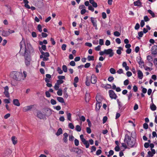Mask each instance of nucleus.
Masks as SVG:
<instances>
[{"label": "nucleus", "mask_w": 157, "mask_h": 157, "mask_svg": "<svg viewBox=\"0 0 157 157\" xmlns=\"http://www.w3.org/2000/svg\"><path fill=\"white\" fill-rule=\"evenodd\" d=\"M57 99L58 101L61 103H64V99L63 98L61 97H57Z\"/></svg>", "instance_id": "nucleus-28"}, {"label": "nucleus", "mask_w": 157, "mask_h": 157, "mask_svg": "<svg viewBox=\"0 0 157 157\" xmlns=\"http://www.w3.org/2000/svg\"><path fill=\"white\" fill-rule=\"evenodd\" d=\"M85 145L86 147V148H88L89 147V142L87 140H86L84 141H83L82 142Z\"/></svg>", "instance_id": "nucleus-23"}, {"label": "nucleus", "mask_w": 157, "mask_h": 157, "mask_svg": "<svg viewBox=\"0 0 157 157\" xmlns=\"http://www.w3.org/2000/svg\"><path fill=\"white\" fill-rule=\"evenodd\" d=\"M51 103L52 105H54L56 104V101L53 99H52L51 100Z\"/></svg>", "instance_id": "nucleus-52"}, {"label": "nucleus", "mask_w": 157, "mask_h": 157, "mask_svg": "<svg viewBox=\"0 0 157 157\" xmlns=\"http://www.w3.org/2000/svg\"><path fill=\"white\" fill-rule=\"evenodd\" d=\"M11 140L13 144L15 145L17 144V138L15 136H12L11 137Z\"/></svg>", "instance_id": "nucleus-22"}, {"label": "nucleus", "mask_w": 157, "mask_h": 157, "mask_svg": "<svg viewBox=\"0 0 157 157\" xmlns=\"http://www.w3.org/2000/svg\"><path fill=\"white\" fill-rule=\"evenodd\" d=\"M148 12L151 16L152 17H155V15L153 11L151 10H147Z\"/></svg>", "instance_id": "nucleus-30"}, {"label": "nucleus", "mask_w": 157, "mask_h": 157, "mask_svg": "<svg viewBox=\"0 0 157 157\" xmlns=\"http://www.w3.org/2000/svg\"><path fill=\"white\" fill-rule=\"evenodd\" d=\"M118 49L117 50L116 52L117 54L121 55V51L123 50V48L121 47L118 48Z\"/></svg>", "instance_id": "nucleus-27"}, {"label": "nucleus", "mask_w": 157, "mask_h": 157, "mask_svg": "<svg viewBox=\"0 0 157 157\" xmlns=\"http://www.w3.org/2000/svg\"><path fill=\"white\" fill-rule=\"evenodd\" d=\"M58 78L59 80H62L65 79V77L64 76H59L58 77Z\"/></svg>", "instance_id": "nucleus-56"}, {"label": "nucleus", "mask_w": 157, "mask_h": 157, "mask_svg": "<svg viewBox=\"0 0 157 157\" xmlns=\"http://www.w3.org/2000/svg\"><path fill=\"white\" fill-rule=\"evenodd\" d=\"M64 82V81L63 80H58L57 81L56 83L58 84L59 85L63 83Z\"/></svg>", "instance_id": "nucleus-48"}, {"label": "nucleus", "mask_w": 157, "mask_h": 157, "mask_svg": "<svg viewBox=\"0 0 157 157\" xmlns=\"http://www.w3.org/2000/svg\"><path fill=\"white\" fill-rule=\"evenodd\" d=\"M11 99L10 98L8 99H5L3 100L4 102L6 104H9L10 102Z\"/></svg>", "instance_id": "nucleus-31"}, {"label": "nucleus", "mask_w": 157, "mask_h": 157, "mask_svg": "<svg viewBox=\"0 0 157 157\" xmlns=\"http://www.w3.org/2000/svg\"><path fill=\"white\" fill-rule=\"evenodd\" d=\"M45 114H43L41 111H39L37 112V117L40 119H46Z\"/></svg>", "instance_id": "nucleus-7"}, {"label": "nucleus", "mask_w": 157, "mask_h": 157, "mask_svg": "<svg viewBox=\"0 0 157 157\" xmlns=\"http://www.w3.org/2000/svg\"><path fill=\"white\" fill-rule=\"evenodd\" d=\"M67 45L66 44H63L61 46V48L63 50L65 51L66 50Z\"/></svg>", "instance_id": "nucleus-53"}, {"label": "nucleus", "mask_w": 157, "mask_h": 157, "mask_svg": "<svg viewBox=\"0 0 157 157\" xmlns=\"http://www.w3.org/2000/svg\"><path fill=\"white\" fill-rule=\"evenodd\" d=\"M129 80L128 79L125 80L124 82V84L125 86H127L129 84Z\"/></svg>", "instance_id": "nucleus-60"}, {"label": "nucleus", "mask_w": 157, "mask_h": 157, "mask_svg": "<svg viewBox=\"0 0 157 157\" xmlns=\"http://www.w3.org/2000/svg\"><path fill=\"white\" fill-rule=\"evenodd\" d=\"M59 85L56 83L55 84V86H54V88L56 90H59Z\"/></svg>", "instance_id": "nucleus-46"}, {"label": "nucleus", "mask_w": 157, "mask_h": 157, "mask_svg": "<svg viewBox=\"0 0 157 157\" xmlns=\"http://www.w3.org/2000/svg\"><path fill=\"white\" fill-rule=\"evenodd\" d=\"M127 96H128V101H129L132 96V92L131 91H130L129 93V94H127Z\"/></svg>", "instance_id": "nucleus-36"}, {"label": "nucleus", "mask_w": 157, "mask_h": 157, "mask_svg": "<svg viewBox=\"0 0 157 157\" xmlns=\"http://www.w3.org/2000/svg\"><path fill=\"white\" fill-rule=\"evenodd\" d=\"M68 127H69L71 129H73L74 128V126L73 124L72 123H69L68 124Z\"/></svg>", "instance_id": "nucleus-43"}, {"label": "nucleus", "mask_w": 157, "mask_h": 157, "mask_svg": "<svg viewBox=\"0 0 157 157\" xmlns=\"http://www.w3.org/2000/svg\"><path fill=\"white\" fill-rule=\"evenodd\" d=\"M150 20V19L147 16H145L144 17V21H145L147 22L149 21Z\"/></svg>", "instance_id": "nucleus-54"}, {"label": "nucleus", "mask_w": 157, "mask_h": 157, "mask_svg": "<svg viewBox=\"0 0 157 157\" xmlns=\"http://www.w3.org/2000/svg\"><path fill=\"white\" fill-rule=\"evenodd\" d=\"M43 44H47V41L46 40H44L43 41H40L39 42V44L40 45H42Z\"/></svg>", "instance_id": "nucleus-44"}, {"label": "nucleus", "mask_w": 157, "mask_h": 157, "mask_svg": "<svg viewBox=\"0 0 157 157\" xmlns=\"http://www.w3.org/2000/svg\"><path fill=\"white\" fill-rule=\"evenodd\" d=\"M9 35V32L7 31L3 30L2 32V35L4 36H7Z\"/></svg>", "instance_id": "nucleus-18"}, {"label": "nucleus", "mask_w": 157, "mask_h": 157, "mask_svg": "<svg viewBox=\"0 0 157 157\" xmlns=\"http://www.w3.org/2000/svg\"><path fill=\"white\" fill-rule=\"evenodd\" d=\"M90 63H87L85 65L84 67L86 68H88L90 67Z\"/></svg>", "instance_id": "nucleus-64"}, {"label": "nucleus", "mask_w": 157, "mask_h": 157, "mask_svg": "<svg viewBox=\"0 0 157 157\" xmlns=\"http://www.w3.org/2000/svg\"><path fill=\"white\" fill-rule=\"evenodd\" d=\"M70 65L72 66H74L75 65V63L74 61H72L70 63Z\"/></svg>", "instance_id": "nucleus-63"}, {"label": "nucleus", "mask_w": 157, "mask_h": 157, "mask_svg": "<svg viewBox=\"0 0 157 157\" xmlns=\"http://www.w3.org/2000/svg\"><path fill=\"white\" fill-rule=\"evenodd\" d=\"M150 108L153 111H155L156 109V107L153 103H152L151 105H150Z\"/></svg>", "instance_id": "nucleus-29"}, {"label": "nucleus", "mask_w": 157, "mask_h": 157, "mask_svg": "<svg viewBox=\"0 0 157 157\" xmlns=\"http://www.w3.org/2000/svg\"><path fill=\"white\" fill-rule=\"evenodd\" d=\"M37 29L40 32H42V26L40 25L39 24L38 25Z\"/></svg>", "instance_id": "nucleus-42"}, {"label": "nucleus", "mask_w": 157, "mask_h": 157, "mask_svg": "<svg viewBox=\"0 0 157 157\" xmlns=\"http://www.w3.org/2000/svg\"><path fill=\"white\" fill-rule=\"evenodd\" d=\"M4 94L5 95V96L8 98H10V95L9 92V87L8 86H6L4 87Z\"/></svg>", "instance_id": "nucleus-6"}, {"label": "nucleus", "mask_w": 157, "mask_h": 157, "mask_svg": "<svg viewBox=\"0 0 157 157\" xmlns=\"http://www.w3.org/2000/svg\"><path fill=\"white\" fill-rule=\"evenodd\" d=\"M62 69L64 72H67V67L65 65H63L62 66Z\"/></svg>", "instance_id": "nucleus-35"}, {"label": "nucleus", "mask_w": 157, "mask_h": 157, "mask_svg": "<svg viewBox=\"0 0 157 157\" xmlns=\"http://www.w3.org/2000/svg\"><path fill=\"white\" fill-rule=\"evenodd\" d=\"M114 80V78L113 76H109L108 79V80L110 82H112Z\"/></svg>", "instance_id": "nucleus-41"}, {"label": "nucleus", "mask_w": 157, "mask_h": 157, "mask_svg": "<svg viewBox=\"0 0 157 157\" xmlns=\"http://www.w3.org/2000/svg\"><path fill=\"white\" fill-rule=\"evenodd\" d=\"M75 144L76 146H78L79 144L78 140L76 139L75 140Z\"/></svg>", "instance_id": "nucleus-51"}, {"label": "nucleus", "mask_w": 157, "mask_h": 157, "mask_svg": "<svg viewBox=\"0 0 157 157\" xmlns=\"http://www.w3.org/2000/svg\"><path fill=\"white\" fill-rule=\"evenodd\" d=\"M88 9L89 10H91L92 12H93L94 11V8L91 5H90L89 6Z\"/></svg>", "instance_id": "nucleus-47"}, {"label": "nucleus", "mask_w": 157, "mask_h": 157, "mask_svg": "<svg viewBox=\"0 0 157 157\" xmlns=\"http://www.w3.org/2000/svg\"><path fill=\"white\" fill-rule=\"evenodd\" d=\"M97 81V78L93 74L91 78V83L93 84H95Z\"/></svg>", "instance_id": "nucleus-11"}, {"label": "nucleus", "mask_w": 157, "mask_h": 157, "mask_svg": "<svg viewBox=\"0 0 157 157\" xmlns=\"http://www.w3.org/2000/svg\"><path fill=\"white\" fill-rule=\"evenodd\" d=\"M103 100L102 97L99 95L97 96L96 97V102L101 103V101Z\"/></svg>", "instance_id": "nucleus-16"}, {"label": "nucleus", "mask_w": 157, "mask_h": 157, "mask_svg": "<svg viewBox=\"0 0 157 157\" xmlns=\"http://www.w3.org/2000/svg\"><path fill=\"white\" fill-rule=\"evenodd\" d=\"M113 34L114 35L116 36H119L121 35V33L117 31L114 32Z\"/></svg>", "instance_id": "nucleus-39"}, {"label": "nucleus", "mask_w": 157, "mask_h": 157, "mask_svg": "<svg viewBox=\"0 0 157 157\" xmlns=\"http://www.w3.org/2000/svg\"><path fill=\"white\" fill-rule=\"evenodd\" d=\"M122 65L123 67L125 68V69L126 71H127L129 70V67L128 66H127V64L126 62H123Z\"/></svg>", "instance_id": "nucleus-19"}, {"label": "nucleus", "mask_w": 157, "mask_h": 157, "mask_svg": "<svg viewBox=\"0 0 157 157\" xmlns=\"http://www.w3.org/2000/svg\"><path fill=\"white\" fill-rule=\"evenodd\" d=\"M140 28V25L138 23H137L136 24L135 27V29L136 30H138Z\"/></svg>", "instance_id": "nucleus-62"}, {"label": "nucleus", "mask_w": 157, "mask_h": 157, "mask_svg": "<svg viewBox=\"0 0 157 157\" xmlns=\"http://www.w3.org/2000/svg\"><path fill=\"white\" fill-rule=\"evenodd\" d=\"M109 71L112 74H115L116 73L115 69L113 68H111L109 70Z\"/></svg>", "instance_id": "nucleus-40"}, {"label": "nucleus", "mask_w": 157, "mask_h": 157, "mask_svg": "<svg viewBox=\"0 0 157 157\" xmlns=\"http://www.w3.org/2000/svg\"><path fill=\"white\" fill-rule=\"evenodd\" d=\"M147 59L149 62H152L153 61V58L151 56L148 55L147 57Z\"/></svg>", "instance_id": "nucleus-32"}, {"label": "nucleus", "mask_w": 157, "mask_h": 157, "mask_svg": "<svg viewBox=\"0 0 157 157\" xmlns=\"http://www.w3.org/2000/svg\"><path fill=\"white\" fill-rule=\"evenodd\" d=\"M57 94L59 96H61L62 95V90L61 89H59L57 92Z\"/></svg>", "instance_id": "nucleus-37"}, {"label": "nucleus", "mask_w": 157, "mask_h": 157, "mask_svg": "<svg viewBox=\"0 0 157 157\" xmlns=\"http://www.w3.org/2000/svg\"><path fill=\"white\" fill-rule=\"evenodd\" d=\"M90 77L87 76L86 78L85 84L87 86H89L90 85Z\"/></svg>", "instance_id": "nucleus-15"}, {"label": "nucleus", "mask_w": 157, "mask_h": 157, "mask_svg": "<svg viewBox=\"0 0 157 157\" xmlns=\"http://www.w3.org/2000/svg\"><path fill=\"white\" fill-rule=\"evenodd\" d=\"M66 113L67 114V119L68 120L70 121H71V114L70 113H68V112H67V111L66 112Z\"/></svg>", "instance_id": "nucleus-25"}, {"label": "nucleus", "mask_w": 157, "mask_h": 157, "mask_svg": "<svg viewBox=\"0 0 157 157\" xmlns=\"http://www.w3.org/2000/svg\"><path fill=\"white\" fill-rule=\"evenodd\" d=\"M134 5L135 6L141 7L142 6V3L140 0H137L134 2Z\"/></svg>", "instance_id": "nucleus-13"}, {"label": "nucleus", "mask_w": 157, "mask_h": 157, "mask_svg": "<svg viewBox=\"0 0 157 157\" xmlns=\"http://www.w3.org/2000/svg\"><path fill=\"white\" fill-rule=\"evenodd\" d=\"M151 51V54L153 55H156L157 54V45H154L152 47Z\"/></svg>", "instance_id": "nucleus-9"}, {"label": "nucleus", "mask_w": 157, "mask_h": 157, "mask_svg": "<svg viewBox=\"0 0 157 157\" xmlns=\"http://www.w3.org/2000/svg\"><path fill=\"white\" fill-rule=\"evenodd\" d=\"M138 78L140 79H142L143 77V74L142 71L140 70H137Z\"/></svg>", "instance_id": "nucleus-12"}, {"label": "nucleus", "mask_w": 157, "mask_h": 157, "mask_svg": "<svg viewBox=\"0 0 157 157\" xmlns=\"http://www.w3.org/2000/svg\"><path fill=\"white\" fill-rule=\"evenodd\" d=\"M143 127L145 129H147L148 128V126L147 123H145L143 124Z\"/></svg>", "instance_id": "nucleus-57"}, {"label": "nucleus", "mask_w": 157, "mask_h": 157, "mask_svg": "<svg viewBox=\"0 0 157 157\" xmlns=\"http://www.w3.org/2000/svg\"><path fill=\"white\" fill-rule=\"evenodd\" d=\"M101 103L96 102V110H98L101 106Z\"/></svg>", "instance_id": "nucleus-21"}, {"label": "nucleus", "mask_w": 157, "mask_h": 157, "mask_svg": "<svg viewBox=\"0 0 157 157\" xmlns=\"http://www.w3.org/2000/svg\"><path fill=\"white\" fill-rule=\"evenodd\" d=\"M117 73L120 74L123 73V71L122 69H119L117 71Z\"/></svg>", "instance_id": "nucleus-50"}, {"label": "nucleus", "mask_w": 157, "mask_h": 157, "mask_svg": "<svg viewBox=\"0 0 157 157\" xmlns=\"http://www.w3.org/2000/svg\"><path fill=\"white\" fill-rule=\"evenodd\" d=\"M153 63L156 67L157 68V58H155L154 59Z\"/></svg>", "instance_id": "nucleus-49"}, {"label": "nucleus", "mask_w": 157, "mask_h": 157, "mask_svg": "<svg viewBox=\"0 0 157 157\" xmlns=\"http://www.w3.org/2000/svg\"><path fill=\"white\" fill-rule=\"evenodd\" d=\"M57 71L59 74H61L63 73V71L61 70V68L59 67H58L57 70Z\"/></svg>", "instance_id": "nucleus-38"}, {"label": "nucleus", "mask_w": 157, "mask_h": 157, "mask_svg": "<svg viewBox=\"0 0 157 157\" xmlns=\"http://www.w3.org/2000/svg\"><path fill=\"white\" fill-rule=\"evenodd\" d=\"M75 130L77 132H80L81 130V128L79 125H77L76 126Z\"/></svg>", "instance_id": "nucleus-34"}, {"label": "nucleus", "mask_w": 157, "mask_h": 157, "mask_svg": "<svg viewBox=\"0 0 157 157\" xmlns=\"http://www.w3.org/2000/svg\"><path fill=\"white\" fill-rule=\"evenodd\" d=\"M109 97L111 99H116L117 97V96L114 92L112 90H110L109 91Z\"/></svg>", "instance_id": "nucleus-4"}, {"label": "nucleus", "mask_w": 157, "mask_h": 157, "mask_svg": "<svg viewBox=\"0 0 157 157\" xmlns=\"http://www.w3.org/2000/svg\"><path fill=\"white\" fill-rule=\"evenodd\" d=\"M138 62L139 64L141 66V68L142 67V66H144V62L142 60V59L141 57H140L139 60L138 61Z\"/></svg>", "instance_id": "nucleus-20"}, {"label": "nucleus", "mask_w": 157, "mask_h": 157, "mask_svg": "<svg viewBox=\"0 0 157 157\" xmlns=\"http://www.w3.org/2000/svg\"><path fill=\"white\" fill-rule=\"evenodd\" d=\"M67 88H65L64 89L63 97L67 98L68 97V95L67 92Z\"/></svg>", "instance_id": "nucleus-24"}, {"label": "nucleus", "mask_w": 157, "mask_h": 157, "mask_svg": "<svg viewBox=\"0 0 157 157\" xmlns=\"http://www.w3.org/2000/svg\"><path fill=\"white\" fill-rule=\"evenodd\" d=\"M147 153L148 155H147V157H152L154 155L150 151H149Z\"/></svg>", "instance_id": "nucleus-45"}, {"label": "nucleus", "mask_w": 157, "mask_h": 157, "mask_svg": "<svg viewBox=\"0 0 157 157\" xmlns=\"http://www.w3.org/2000/svg\"><path fill=\"white\" fill-rule=\"evenodd\" d=\"M33 105H31L23 107L22 109L23 111L24 112H26L30 110L33 107Z\"/></svg>", "instance_id": "nucleus-10"}, {"label": "nucleus", "mask_w": 157, "mask_h": 157, "mask_svg": "<svg viewBox=\"0 0 157 157\" xmlns=\"http://www.w3.org/2000/svg\"><path fill=\"white\" fill-rule=\"evenodd\" d=\"M63 141L66 143L67 141V137L68 136V134L67 133H65L63 134Z\"/></svg>", "instance_id": "nucleus-17"}, {"label": "nucleus", "mask_w": 157, "mask_h": 157, "mask_svg": "<svg viewBox=\"0 0 157 157\" xmlns=\"http://www.w3.org/2000/svg\"><path fill=\"white\" fill-rule=\"evenodd\" d=\"M63 133V131L61 128H59L57 132L56 133V135L57 136H59L60 134H62Z\"/></svg>", "instance_id": "nucleus-26"}, {"label": "nucleus", "mask_w": 157, "mask_h": 157, "mask_svg": "<svg viewBox=\"0 0 157 157\" xmlns=\"http://www.w3.org/2000/svg\"><path fill=\"white\" fill-rule=\"evenodd\" d=\"M89 97H90V94L89 93H86V95H85V100L86 101L87 99H89Z\"/></svg>", "instance_id": "nucleus-59"}, {"label": "nucleus", "mask_w": 157, "mask_h": 157, "mask_svg": "<svg viewBox=\"0 0 157 157\" xmlns=\"http://www.w3.org/2000/svg\"><path fill=\"white\" fill-rule=\"evenodd\" d=\"M96 150V147L94 146H92L91 149V152H93Z\"/></svg>", "instance_id": "nucleus-58"}, {"label": "nucleus", "mask_w": 157, "mask_h": 157, "mask_svg": "<svg viewBox=\"0 0 157 157\" xmlns=\"http://www.w3.org/2000/svg\"><path fill=\"white\" fill-rule=\"evenodd\" d=\"M101 49V47L100 45H98L95 48V50L96 51H99Z\"/></svg>", "instance_id": "nucleus-55"}, {"label": "nucleus", "mask_w": 157, "mask_h": 157, "mask_svg": "<svg viewBox=\"0 0 157 157\" xmlns=\"http://www.w3.org/2000/svg\"><path fill=\"white\" fill-rule=\"evenodd\" d=\"M90 19L93 26L95 27L96 29H97V21L96 18L93 17H91Z\"/></svg>", "instance_id": "nucleus-8"}, {"label": "nucleus", "mask_w": 157, "mask_h": 157, "mask_svg": "<svg viewBox=\"0 0 157 157\" xmlns=\"http://www.w3.org/2000/svg\"><path fill=\"white\" fill-rule=\"evenodd\" d=\"M87 59L88 61H93L94 60V57L93 56H88L87 57Z\"/></svg>", "instance_id": "nucleus-33"}, {"label": "nucleus", "mask_w": 157, "mask_h": 157, "mask_svg": "<svg viewBox=\"0 0 157 157\" xmlns=\"http://www.w3.org/2000/svg\"><path fill=\"white\" fill-rule=\"evenodd\" d=\"M124 141L125 143L127 144L129 147H133L135 145L136 142L135 139L134 138H132L131 136L128 134L125 135Z\"/></svg>", "instance_id": "nucleus-3"}, {"label": "nucleus", "mask_w": 157, "mask_h": 157, "mask_svg": "<svg viewBox=\"0 0 157 157\" xmlns=\"http://www.w3.org/2000/svg\"><path fill=\"white\" fill-rule=\"evenodd\" d=\"M23 76L22 72H13L10 74V77L13 79L18 81H21L24 80L26 77L27 72L25 71H23Z\"/></svg>", "instance_id": "nucleus-2"}, {"label": "nucleus", "mask_w": 157, "mask_h": 157, "mask_svg": "<svg viewBox=\"0 0 157 157\" xmlns=\"http://www.w3.org/2000/svg\"><path fill=\"white\" fill-rule=\"evenodd\" d=\"M13 104L15 105L19 106H20V104L19 102V100L17 99H14L13 100Z\"/></svg>", "instance_id": "nucleus-14"}, {"label": "nucleus", "mask_w": 157, "mask_h": 157, "mask_svg": "<svg viewBox=\"0 0 157 157\" xmlns=\"http://www.w3.org/2000/svg\"><path fill=\"white\" fill-rule=\"evenodd\" d=\"M20 50L19 53L25 57V63L27 67L29 66L31 60V55L34 53L35 51L30 44H25L22 40L20 43Z\"/></svg>", "instance_id": "nucleus-1"}, {"label": "nucleus", "mask_w": 157, "mask_h": 157, "mask_svg": "<svg viewBox=\"0 0 157 157\" xmlns=\"http://www.w3.org/2000/svg\"><path fill=\"white\" fill-rule=\"evenodd\" d=\"M105 54L106 55H109V57H112L114 55V52L112 49L109 48L108 49H105Z\"/></svg>", "instance_id": "nucleus-5"}, {"label": "nucleus", "mask_w": 157, "mask_h": 157, "mask_svg": "<svg viewBox=\"0 0 157 157\" xmlns=\"http://www.w3.org/2000/svg\"><path fill=\"white\" fill-rule=\"evenodd\" d=\"M107 120V117L106 116H105L103 118V123L104 124L106 121Z\"/></svg>", "instance_id": "nucleus-61"}]
</instances>
